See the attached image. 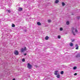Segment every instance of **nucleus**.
<instances>
[{
    "instance_id": "obj_1",
    "label": "nucleus",
    "mask_w": 80,
    "mask_h": 80,
    "mask_svg": "<svg viewBox=\"0 0 80 80\" xmlns=\"http://www.w3.org/2000/svg\"><path fill=\"white\" fill-rule=\"evenodd\" d=\"M72 34H73V35H74V36L75 35V32H74V31H75V32L76 33H77V32H78V31H77V29L74 28L73 27L72 28Z\"/></svg>"
},
{
    "instance_id": "obj_2",
    "label": "nucleus",
    "mask_w": 80,
    "mask_h": 80,
    "mask_svg": "<svg viewBox=\"0 0 80 80\" xmlns=\"http://www.w3.org/2000/svg\"><path fill=\"white\" fill-rule=\"evenodd\" d=\"M21 52L22 53V52H24L25 51H26V50H27V49L26 47H25L24 48H21Z\"/></svg>"
},
{
    "instance_id": "obj_3",
    "label": "nucleus",
    "mask_w": 80,
    "mask_h": 80,
    "mask_svg": "<svg viewBox=\"0 0 80 80\" xmlns=\"http://www.w3.org/2000/svg\"><path fill=\"white\" fill-rule=\"evenodd\" d=\"M28 68H29V69H31V68H32V65H31L29 63L28 64Z\"/></svg>"
},
{
    "instance_id": "obj_4",
    "label": "nucleus",
    "mask_w": 80,
    "mask_h": 80,
    "mask_svg": "<svg viewBox=\"0 0 80 80\" xmlns=\"http://www.w3.org/2000/svg\"><path fill=\"white\" fill-rule=\"evenodd\" d=\"M59 74V72H58V71H56L55 72L54 74L56 75H58Z\"/></svg>"
},
{
    "instance_id": "obj_5",
    "label": "nucleus",
    "mask_w": 80,
    "mask_h": 80,
    "mask_svg": "<svg viewBox=\"0 0 80 80\" xmlns=\"http://www.w3.org/2000/svg\"><path fill=\"white\" fill-rule=\"evenodd\" d=\"M14 54H15V55H18V52L17 51H15L14 52Z\"/></svg>"
},
{
    "instance_id": "obj_6",
    "label": "nucleus",
    "mask_w": 80,
    "mask_h": 80,
    "mask_svg": "<svg viewBox=\"0 0 80 80\" xmlns=\"http://www.w3.org/2000/svg\"><path fill=\"white\" fill-rule=\"evenodd\" d=\"M75 47H76V50H78V44H76Z\"/></svg>"
},
{
    "instance_id": "obj_7",
    "label": "nucleus",
    "mask_w": 80,
    "mask_h": 80,
    "mask_svg": "<svg viewBox=\"0 0 80 80\" xmlns=\"http://www.w3.org/2000/svg\"><path fill=\"white\" fill-rule=\"evenodd\" d=\"M56 77L58 78H60V75L59 74H58L56 76Z\"/></svg>"
},
{
    "instance_id": "obj_8",
    "label": "nucleus",
    "mask_w": 80,
    "mask_h": 80,
    "mask_svg": "<svg viewBox=\"0 0 80 80\" xmlns=\"http://www.w3.org/2000/svg\"><path fill=\"white\" fill-rule=\"evenodd\" d=\"M49 38V37L48 36H46L45 38V40H48V39Z\"/></svg>"
},
{
    "instance_id": "obj_9",
    "label": "nucleus",
    "mask_w": 80,
    "mask_h": 80,
    "mask_svg": "<svg viewBox=\"0 0 80 80\" xmlns=\"http://www.w3.org/2000/svg\"><path fill=\"white\" fill-rule=\"evenodd\" d=\"M70 45L71 46V47H73V43H70Z\"/></svg>"
},
{
    "instance_id": "obj_10",
    "label": "nucleus",
    "mask_w": 80,
    "mask_h": 80,
    "mask_svg": "<svg viewBox=\"0 0 80 80\" xmlns=\"http://www.w3.org/2000/svg\"><path fill=\"white\" fill-rule=\"evenodd\" d=\"M18 10L19 11H22V8H19Z\"/></svg>"
},
{
    "instance_id": "obj_11",
    "label": "nucleus",
    "mask_w": 80,
    "mask_h": 80,
    "mask_svg": "<svg viewBox=\"0 0 80 80\" xmlns=\"http://www.w3.org/2000/svg\"><path fill=\"white\" fill-rule=\"evenodd\" d=\"M76 57H80V54H77Z\"/></svg>"
},
{
    "instance_id": "obj_12",
    "label": "nucleus",
    "mask_w": 80,
    "mask_h": 80,
    "mask_svg": "<svg viewBox=\"0 0 80 80\" xmlns=\"http://www.w3.org/2000/svg\"><path fill=\"white\" fill-rule=\"evenodd\" d=\"M58 2H59V1H58V0H56L55 1V3H58Z\"/></svg>"
},
{
    "instance_id": "obj_13",
    "label": "nucleus",
    "mask_w": 80,
    "mask_h": 80,
    "mask_svg": "<svg viewBox=\"0 0 80 80\" xmlns=\"http://www.w3.org/2000/svg\"><path fill=\"white\" fill-rule=\"evenodd\" d=\"M37 24L38 25H40V22H38Z\"/></svg>"
},
{
    "instance_id": "obj_14",
    "label": "nucleus",
    "mask_w": 80,
    "mask_h": 80,
    "mask_svg": "<svg viewBox=\"0 0 80 80\" xmlns=\"http://www.w3.org/2000/svg\"><path fill=\"white\" fill-rule=\"evenodd\" d=\"M48 23H50V22H51V21L50 19H48Z\"/></svg>"
},
{
    "instance_id": "obj_15",
    "label": "nucleus",
    "mask_w": 80,
    "mask_h": 80,
    "mask_svg": "<svg viewBox=\"0 0 80 80\" xmlns=\"http://www.w3.org/2000/svg\"><path fill=\"white\" fill-rule=\"evenodd\" d=\"M15 24H12V27H15Z\"/></svg>"
},
{
    "instance_id": "obj_16",
    "label": "nucleus",
    "mask_w": 80,
    "mask_h": 80,
    "mask_svg": "<svg viewBox=\"0 0 80 80\" xmlns=\"http://www.w3.org/2000/svg\"><path fill=\"white\" fill-rule=\"evenodd\" d=\"M63 71H62L61 72V74L62 75H63Z\"/></svg>"
},
{
    "instance_id": "obj_17",
    "label": "nucleus",
    "mask_w": 80,
    "mask_h": 80,
    "mask_svg": "<svg viewBox=\"0 0 80 80\" xmlns=\"http://www.w3.org/2000/svg\"><path fill=\"white\" fill-rule=\"evenodd\" d=\"M66 24L67 25H69V21H67V22H66Z\"/></svg>"
},
{
    "instance_id": "obj_18",
    "label": "nucleus",
    "mask_w": 80,
    "mask_h": 80,
    "mask_svg": "<svg viewBox=\"0 0 80 80\" xmlns=\"http://www.w3.org/2000/svg\"><path fill=\"white\" fill-rule=\"evenodd\" d=\"M62 6H64V5H65V3H64V2H62Z\"/></svg>"
},
{
    "instance_id": "obj_19",
    "label": "nucleus",
    "mask_w": 80,
    "mask_h": 80,
    "mask_svg": "<svg viewBox=\"0 0 80 80\" xmlns=\"http://www.w3.org/2000/svg\"><path fill=\"white\" fill-rule=\"evenodd\" d=\"M60 31H62V30H63V28H61L60 29Z\"/></svg>"
},
{
    "instance_id": "obj_20",
    "label": "nucleus",
    "mask_w": 80,
    "mask_h": 80,
    "mask_svg": "<svg viewBox=\"0 0 80 80\" xmlns=\"http://www.w3.org/2000/svg\"><path fill=\"white\" fill-rule=\"evenodd\" d=\"M76 68H77V67H74L73 68V69L74 70H75L76 69Z\"/></svg>"
},
{
    "instance_id": "obj_21",
    "label": "nucleus",
    "mask_w": 80,
    "mask_h": 80,
    "mask_svg": "<svg viewBox=\"0 0 80 80\" xmlns=\"http://www.w3.org/2000/svg\"><path fill=\"white\" fill-rule=\"evenodd\" d=\"M7 11L8 13H10V12H11V11L10 10H8Z\"/></svg>"
},
{
    "instance_id": "obj_22",
    "label": "nucleus",
    "mask_w": 80,
    "mask_h": 80,
    "mask_svg": "<svg viewBox=\"0 0 80 80\" xmlns=\"http://www.w3.org/2000/svg\"><path fill=\"white\" fill-rule=\"evenodd\" d=\"M25 59H23L22 60V62H25Z\"/></svg>"
},
{
    "instance_id": "obj_23",
    "label": "nucleus",
    "mask_w": 80,
    "mask_h": 80,
    "mask_svg": "<svg viewBox=\"0 0 80 80\" xmlns=\"http://www.w3.org/2000/svg\"><path fill=\"white\" fill-rule=\"evenodd\" d=\"M58 38H60V36L58 35Z\"/></svg>"
},
{
    "instance_id": "obj_24",
    "label": "nucleus",
    "mask_w": 80,
    "mask_h": 80,
    "mask_svg": "<svg viewBox=\"0 0 80 80\" xmlns=\"http://www.w3.org/2000/svg\"><path fill=\"white\" fill-rule=\"evenodd\" d=\"M77 18L78 20H79L80 19V17H78Z\"/></svg>"
},
{
    "instance_id": "obj_25",
    "label": "nucleus",
    "mask_w": 80,
    "mask_h": 80,
    "mask_svg": "<svg viewBox=\"0 0 80 80\" xmlns=\"http://www.w3.org/2000/svg\"><path fill=\"white\" fill-rule=\"evenodd\" d=\"M24 55L25 56V55H27V53H24Z\"/></svg>"
},
{
    "instance_id": "obj_26",
    "label": "nucleus",
    "mask_w": 80,
    "mask_h": 80,
    "mask_svg": "<svg viewBox=\"0 0 80 80\" xmlns=\"http://www.w3.org/2000/svg\"><path fill=\"white\" fill-rule=\"evenodd\" d=\"M77 75V73H75L74 74V75Z\"/></svg>"
},
{
    "instance_id": "obj_27",
    "label": "nucleus",
    "mask_w": 80,
    "mask_h": 80,
    "mask_svg": "<svg viewBox=\"0 0 80 80\" xmlns=\"http://www.w3.org/2000/svg\"><path fill=\"white\" fill-rule=\"evenodd\" d=\"M74 41H75V39H72V42H74Z\"/></svg>"
},
{
    "instance_id": "obj_28",
    "label": "nucleus",
    "mask_w": 80,
    "mask_h": 80,
    "mask_svg": "<svg viewBox=\"0 0 80 80\" xmlns=\"http://www.w3.org/2000/svg\"><path fill=\"white\" fill-rule=\"evenodd\" d=\"M12 80H15V78H13Z\"/></svg>"
},
{
    "instance_id": "obj_29",
    "label": "nucleus",
    "mask_w": 80,
    "mask_h": 80,
    "mask_svg": "<svg viewBox=\"0 0 80 80\" xmlns=\"http://www.w3.org/2000/svg\"><path fill=\"white\" fill-rule=\"evenodd\" d=\"M40 25H41V24H40Z\"/></svg>"
}]
</instances>
